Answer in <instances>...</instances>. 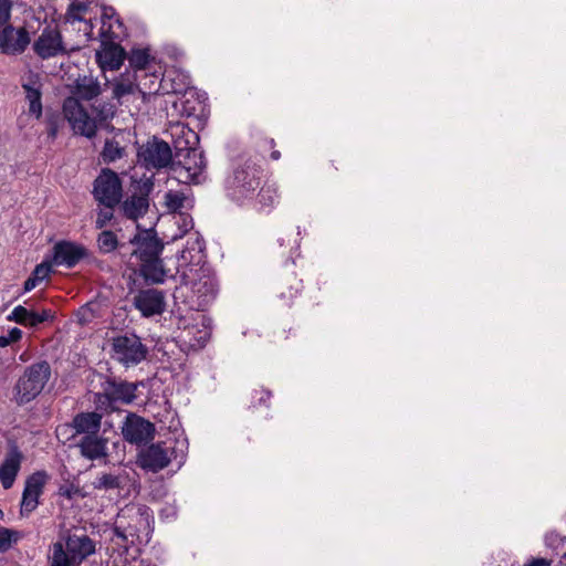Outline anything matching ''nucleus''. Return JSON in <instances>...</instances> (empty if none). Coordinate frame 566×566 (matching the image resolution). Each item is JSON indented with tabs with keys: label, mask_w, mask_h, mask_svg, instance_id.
<instances>
[{
	"label": "nucleus",
	"mask_w": 566,
	"mask_h": 566,
	"mask_svg": "<svg viewBox=\"0 0 566 566\" xmlns=\"http://www.w3.org/2000/svg\"><path fill=\"white\" fill-rule=\"evenodd\" d=\"M262 177V168L250 160L235 167L226 181L228 197L238 203L254 199Z\"/></svg>",
	"instance_id": "1"
},
{
	"label": "nucleus",
	"mask_w": 566,
	"mask_h": 566,
	"mask_svg": "<svg viewBox=\"0 0 566 566\" xmlns=\"http://www.w3.org/2000/svg\"><path fill=\"white\" fill-rule=\"evenodd\" d=\"M51 377L48 361H39L28 366L13 387V400L25 405L34 400L45 388Z\"/></svg>",
	"instance_id": "2"
},
{
	"label": "nucleus",
	"mask_w": 566,
	"mask_h": 566,
	"mask_svg": "<svg viewBox=\"0 0 566 566\" xmlns=\"http://www.w3.org/2000/svg\"><path fill=\"white\" fill-rule=\"evenodd\" d=\"M138 382L107 378L102 382V391L95 394L97 409L112 411L115 403L129 405L136 399Z\"/></svg>",
	"instance_id": "3"
},
{
	"label": "nucleus",
	"mask_w": 566,
	"mask_h": 566,
	"mask_svg": "<svg viewBox=\"0 0 566 566\" xmlns=\"http://www.w3.org/2000/svg\"><path fill=\"white\" fill-rule=\"evenodd\" d=\"M112 358L126 368L146 359L148 348L136 334H123L112 338Z\"/></svg>",
	"instance_id": "4"
},
{
	"label": "nucleus",
	"mask_w": 566,
	"mask_h": 566,
	"mask_svg": "<svg viewBox=\"0 0 566 566\" xmlns=\"http://www.w3.org/2000/svg\"><path fill=\"white\" fill-rule=\"evenodd\" d=\"M120 36V32L114 30L112 23H108L106 28L104 21L99 29L102 49L96 51V61L103 70H118L122 66L125 60V51L119 44L115 43V40Z\"/></svg>",
	"instance_id": "5"
},
{
	"label": "nucleus",
	"mask_w": 566,
	"mask_h": 566,
	"mask_svg": "<svg viewBox=\"0 0 566 566\" xmlns=\"http://www.w3.org/2000/svg\"><path fill=\"white\" fill-rule=\"evenodd\" d=\"M92 193L99 206H118L123 198L119 176L109 168H103L94 180Z\"/></svg>",
	"instance_id": "6"
},
{
	"label": "nucleus",
	"mask_w": 566,
	"mask_h": 566,
	"mask_svg": "<svg viewBox=\"0 0 566 566\" xmlns=\"http://www.w3.org/2000/svg\"><path fill=\"white\" fill-rule=\"evenodd\" d=\"M63 114L74 133L92 138L96 134V120L92 118L76 97L70 96L63 102Z\"/></svg>",
	"instance_id": "7"
},
{
	"label": "nucleus",
	"mask_w": 566,
	"mask_h": 566,
	"mask_svg": "<svg viewBox=\"0 0 566 566\" xmlns=\"http://www.w3.org/2000/svg\"><path fill=\"white\" fill-rule=\"evenodd\" d=\"M206 169V160L203 154L197 149H187L184 158L178 163H172L171 170L182 184H198L200 177Z\"/></svg>",
	"instance_id": "8"
},
{
	"label": "nucleus",
	"mask_w": 566,
	"mask_h": 566,
	"mask_svg": "<svg viewBox=\"0 0 566 566\" xmlns=\"http://www.w3.org/2000/svg\"><path fill=\"white\" fill-rule=\"evenodd\" d=\"M132 187V193L124 201H120L119 209L127 219L136 221L148 211L153 184L149 181H134Z\"/></svg>",
	"instance_id": "9"
},
{
	"label": "nucleus",
	"mask_w": 566,
	"mask_h": 566,
	"mask_svg": "<svg viewBox=\"0 0 566 566\" xmlns=\"http://www.w3.org/2000/svg\"><path fill=\"white\" fill-rule=\"evenodd\" d=\"M138 158L148 169H161L172 165L170 146L157 138L148 140L139 148Z\"/></svg>",
	"instance_id": "10"
},
{
	"label": "nucleus",
	"mask_w": 566,
	"mask_h": 566,
	"mask_svg": "<svg viewBox=\"0 0 566 566\" xmlns=\"http://www.w3.org/2000/svg\"><path fill=\"white\" fill-rule=\"evenodd\" d=\"M122 434L129 443L146 444L154 438L155 426L136 413H128L122 424Z\"/></svg>",
	"instance_id": "11"
},
{
	"label": "nucleus",
	"mask_w": 566,
	"mask_h": 566,
	"mask_svg": "<svg viewBox=\"0 0 566 566\" xmlns=\"http://www.w3.org/2000/svg\"><path fill=\"white\" fill-rule=\"evenodd\" d=\"M88 250L81 243L67 240L56 242L52 248V263L56 266L74 268L88 256Z\"/></svg>",
	"instance_id": "12"
},
{
	"label": "nucleus",
	"mask_w": 566,
	"mask_h": 566,
	"mask_svg": "<svg viewBox=\"0 0 566 566\" xmlns=\"http://www.w3.org/2000/svg\"><path fill=\"white\" fill-rule=\"evenodd\" d=\"M189 304L197 311H203L216 297L218 284L213 276L201 275L198 280L190 283Z\"/></svg>",
	"instance_id": "13"
},
{
	"label": "nucleus",
	"mask_w": 566,
	"mask_h": 566,
	"mask_svg": "<svg viewBox=\"0 0 566 566\" xmlns=\"http://www.w3.org/2000/svg\"><path fill=\"white\" fill-rule=\"evenodd\" d=\"M33 51L42 60L65 54L62 35L57 29L45 28L33 43Z\"/></svg>",
	"instance_id": "14"
},
{
	"label": "nucleus",
	"mask_w": 566,
	"mask_h": 566,
	"mask_svg": "<svg viewBox=\"0 0 566 566\" xmlns=\"http://www.w3.org/2000/svg\"><path fill=\"white\" fill-rule=\"evenodd\" d=\"M21 87L24 91L25 99L29 103V113L36 118L42 116V76L29 70L21 76Z\"/></svg>",
	"instance_id": "15"
},
{
	"label": "nucleus",
	"mask_w": 566,
	"mask_h": 566,
	"mask_svg": "<svg viewBox=\"0 0 566 566\" xmlns=\"http://www.w3.org/2000/svg\"><path fill=\"white\" fill-rule=\"evenodd\" d=\"M170 461V452L164 443H153L138 455L139 467L154 473L168 467Z\"/></svg>",
	"instance_id": "16"
},
{
	"label": "nucleus",
	"mask_w": 566,
	"mask_h": 566,
	"mask_svg": "<svg viewBox=\"0 0 566 566\" xmlns=\"http://www.w3.org/2000/svg\"><path fill=\"white\" fill-rule=\"evenodd\" d=\"M130 243L136 245L134 254H136L140 261L160 256V253L164 249L161 240L153 230H145L137 233L130 240Z\"/></svg>",
	"instance_id": "17"
},
{
	"label": "nucleus",
	"mask_w": 566,
	"mask_h": 566,
	"mask_svg": "<svg viewBox=\"0 0 566 566\" xmlns=\"http://www.w3.org/2000/svg\"><path fill=\"white\" fill-rule=\"evenodd\" d=\"M48 474L44 471L34 472L25 481L22 493L21 512L31 513L39 504V496L43 492V488L48 481Z\"/></svg>",
	"instance_id": "18"
},
{
	"label": "nucleus",
	"mask_w": 566,
	"mask_h": 566,
	"mask_svg": "<svg viewBox=\"0 0 566 566\" xmlns=\"http://www.w3.org/2000/svg\"><path fill=\"white\" fill-rule=\"evenodd\" d=\"M30 43V36L25 29H14L11 25L0 31V50L4 54L15 55L24 52Z\"/></svg>",
	"instance_id": "19"
},
{
	"label": "nucleus",
	"mask_w": 566,
	"mask_h": 566,
	"mask_svg": "<svg viewBox=\"0 0 566 566\" xmlns=\"http://www.w3.org/2000/svg\"><path fill=\"white\" fill-rule=\"evenodd\" d=\"M134 305L146 317L161 314L165 311V295L155 289L143 290L135 295Z\"/></svg>",
	"instance_id": "20"
},
{
	"label": "nucleus",
	"mask_w": 566,
	"mask_h": 566,
	"mask_svg": "<svg viewBox=\"0 0 566 566\" xmlns=\"http://www.w3.org/2000/svg\"><path fill=\"white\" fill-rule=\"evenodd\" d=\"M51 318H53V314L50 310H43L42 312L38 313L30 311L22 305L15 306L11 314H9L7 317V319L10 322H15L29 327H35Z\"/></svg>",
	"instance_id": "21"
},
{
	"label": "nucleus",
	"mask_w": 566,
	"mask_h": 566,
	"mask_svg": "<svg viewBox=\"0 0 566 566\" xmlns=\"http://www.w3.org/2000/svg\"><path fill=\"white\" fill-rule=\"evenodd\" d=\"M102 426V415L96 411L80 412L74 416L72 427L75 434L82 437L96 436L99 433Z\"/></svg>",
	"instance_id": "22"
},
{
	"label": "nucleus",
	"mask_w": 566,
	"mask_h": 566,
	"mask_svg": "<svg viewBox=\"0 0 566 566\" xmlns=\"http://www.w3.org/2000/svg\"><path fill=\"white\" fill-rule=\"evenodd\" d=\"M21 452L17 448H13L7 453L3 462L1 463L0 481L6 490L13 485L21 467Z\"/></svg>",
	"instance_id": "23"
},
{
	"label": "nucleus",
	"mask_w": 566,
	"mask_h": 566,
	"mask_svg": "<svg viewBox=\"0 0 566 566\" xmlns=\"http://www.w3.org/2000/svg\"><path fill=\"white\" fill-rule=\"evenodd\" d=\"M66 549L74 562L81 563L95 553V544L87 535H70Z\"/></svg>",
	"instance_id": "24"
},
{
	"label": "nucleus",
	"mask_w": 566,
	"mask_h": 566,
	"mask_svg": "<svg viewBox=\"0 0 566 566\" xmlns=\"http://www.w3.org/2000/svg\"><path fill=\"white\" fill-rule=\"evenodd\" d=\"M77 447L81 454L88 460L101 459L107 455V440L99 434L82 437L77 442Z\"/></svg>",
	"instance_id": "25"
},
{
	"label": "nucleus",
	"mask_w": 566,
	"mask_h": 566,
	"mask_svg": "<svg viewBox=\"0 0 566 566\" xmlns=\"http://www.w3.org/2000/svg\"><path fill=\"white\" fill-rule=\"evenodd\" d=\"M193 325L184 326V333L189 336L191 346H203L210 338V328L208 319L203 314L197 313L193 317Z\"/></svg>",
	"instance_id": "26"
},
{
	"label": "nucleus",
	"mask_w": 566,
	"mask_h": 566,
	"mask_svg": "<svg viewBox=\"0 0 566 566\" xmlns=\"http://www.w3.org/2000/svg\"><path fill=\"white\" fill-rule=\"evenodd\" d=\"M164 206L171 213L190 211L195 207L192 196L184 190H168L164 196Z\"/></svg>",
	"instance_id": "27"
},
{
	"label": "nucleus",
	"mask_w": 566,
	"mask_h": 566,
	"mask_svg": "<svg viewBox=\"0 0 566 566\" xmlns=\"http://www.w3.org/2000/svg\"><path fill=\"white\" fill-rule=\"evenodd\" d=\"M98 81L92 76L78 77L75 81L74 94L77 99L91 101L101 94Z\"/></svg>",
	"instance_id": "28"
},
{
	"label": "nucleus",
	"mask_w": 566,
	"mask_h": 566,
	"mask_svg": "<svg viewBox=\"0 0 566 566\" xmlns=\"http://www.w3.org/2000/svg\"><path fill=\"white\" fill-rule=\"evenodd\" d=\"M140 272L146 281L153 283H163L166 276L161 259L155 258L150 260L140 261Z\"/></svg>",
	"instance_id": "29"
},
{
	"label": "nucleus",
	"mask_w": 566,
	"mask_h": 566,
	"mask_svg": "<svg viewBox=\"0 0 566 566\" xmlns=\"http://www.w3.org/2000/svg\"><path fill=\"white\" fill-rule=\"evenodd\" d=\"M123 474L114 472H101L92 482L95 490L111 491L120 489L123 485Z\"/></svg>",
	"instance_id": "30"
},
{
	"label": "nucleus",
	"mask_w": 566,
	"mask_h": 566,
	"mask_svg": "<svg viewBox=\"0 0 566 566\" xmlns=\"http://www.w3.org/2000/svg\"><path fill=\"white\" fill-rule=\"evenodd\" d=\"M125 155V148L114 139H107L101 153V158L104 164H111L117 159L123 158Z\"/></svg>",
	"instance_id": "31"
},
{
	"label": "nucleus",
	"mask_w": 566,
	"mask_h": 566,
	"mask_svg": "<svg viewBox=\"0 0 566 566\" xmlns=\"http://www.w3.org/2000/svg\"><path fill=\"white\" fill-rule=\"evenodd\" d=\"M258 190L255 200L261 208H270L275 203L277 199V188L275 185L265 182L263 186L260 185Z\"/></svg>",
	"instance_id": "32"
},
{
	"label": "nucleus",
	"mask_w": 566,
	"mask_h": 566,
	"mask_svg": "<svg viewBox=\"0 0 566 566\" xmlns=\"http://www.w3.org/2000/svg\"><path fill=\"white\" fill-rule=\"evenodd\" d=\"M96 242L99 252L104 254L115 251L118 247L117 235L111 230L102 231Z\"/></svg>",
	"instance_id": "33"
},
{
	"label": "nucleus",
	"mask_w": 566,
	"mask_h": 566,
	"mask_svg": "<svg viewBox=\"0 0 566 566\" xmlns=\"http://www.w3.org/2000/svg\"><path fill=\"white\" fill-rule=\"evenodd\" d=\"M72 563L75 562L72 559L67 549H64L63 544L60 542L54 543L51 566H71Z\"/></svg>",
	"instance_id": "34"
},
{
	"label": "nucleus",
	"mask_w": 566,
	"mask_h": 566,
	"mask_svg": "<svg viewBox=\"0 0 566 566\" xmlns=\"http://www.w3.org/2000/svg\"><path fill=\"white\" fill-rule=\"evenodd\" d=\"M137 90V85L129 78H120L114 84L113 96L117 99L125 95L134 94Z\"/></svg>",
	"instance_id": "35"
},
{
	"label": "nucleus",
	"mask_w": 566,
	"mask_h": 566,
	"mask_svg": "<svg viewBox=\"0 0 566 566\" xmlns=\"http://www.w3.org/2000/svg\"><path fill=\"white\" fill-rule=\"evenodd\" d=\"M149 53L147 50H143V49H135V50H132L129 56H128V61H129V64L135 67V69H138V70H144L147 64L149 63Z\"/></svg>",
	"instance_id": "36"
},
{
	"label": "nucleus",
	"mask_w": 566,
	"mask_h": 566,
	"mask_svg": "<svg viewBox=\"0 0 566 566\" xmlns=\"http://www.w3.org/2000/svg\"><path fill=\"white\" fill-rule=\"evenodd\" d=\"M19 537V532L7 527H0V552H7L11 547L12 543H15Z\"/></svg>",
	"instance_id": "37"
},
{
	"label": "nucleus",
	"mask_w": 566,
	"mask_h": 566,
	"mask_svg": "<svg viewBox=\"0 0 566 566\" xmlns=\"http://www.w3.org/2000/svg\"><path fill=\"white\" fill-rule=\"evenodd\" d=\"M114 208L109 206H103L97 210V217L95 220V227L97 229H104L114 218Z\"/></svg>",
	"instance_id": "38"
},
{
	"label": "nucleus",
	"mask_w": 566,
	"mask_h": 566,
	"mask_svg": "<svg viewBox=\"0 0 566 566\" xmlns=\"http://www.w3.org/2000/svg\"><path fill=\"white\" fill-rule=\"evenodd\" d=\"M545 545L552 551L558 553L566 546V536H562L556 532H549L545 535Z\"/></svg>",
	"instance_id": "39"
},
{
	"label": "nucleus",
	"mask_w": 566,
	"mask_h": 566,
	"mask_svg": "<svg viewBox=\"0 0 566 566\" xmlns=\"http://www.w3.org/2000/svg\"><path fill=\"white\" fill-rule=\"evenodd\" d=\"M87 10V6L83 2H73L70 4L67 12H66V20L69 22H75L81 21L82 13H84Z\"/></svg>",
	"instance_id": "40"
},
{
	"label": "nucleus",
	"mask_w": 566,
	"mask_h": 566,
	"mask_svg": "<svg viewBox=\"0 0 566 566\" xmlns=\"http://www.w3.org/2000/svg\"><path fill=\"white\" fill-rule=\"evenodd\" d=\"M104 21L106 22V27L108 25V23H112L114 30L120 32V35L124 34V24L118 18H115V12L112 8H105L103 10L102 24L104 23Z\"/></svg>",
	"instance_id": "41"
},
{
	"label": "nucleus",
	"mask_w": 566,
	"mask_h": 566,
	"mask_svg": "<svg viewBox=\"0 0 566 566\" xmlns=\"http://www.w3.org/2000/svg\"><path fill=\"white\" fill-rule=\"evenodd\" d=\"M22 337V331L18 327L11 328L7 335L0 336V347H7L12 343H17Z\"/></svg>",
	"instance_id": "42"
},
{
	"label": "nucleus",
	"mask_w": 566,
	"mask_h": 566,
	"mask_svg": "<svg viewBox=\"0 0 566 566\" xmlns=\"http://www.w3.org/2000/svg\"><path fill=\"white\" fill-rule=\"evenodd\" d=\"M52 259L50 261L44 260L42 263L35 266L32 273L35 274V277L45 280L52 271Z\"/></svg>",
	"instance_id": "43"
},
{
	"label": "nucleus",
	"mask_w": 566,
	"mask_h": 566,
	"mask_svg": "<svg viewBox=\"0 0 566 566\" xmlns=\"http://www.w3.org/2000/svg\"><path fill=\"white\" fill-rule=\"evenodd\" d=\"M176 223L184 233H187L193 228V220L188 211L179 213Z\"/></svg>",
	"instance_id": "44"
},
{
	"label": "nucleus",
	"mask_w": 566,
	"mask_h": 566,
	"mask_svg": "<svg viewBox=\"0 0 566 566\" xmlns=\"http://www.w3.org/2000/svg\"><path fill=\"white\" fill-rule=\"evenodd\" d=\"M12 1L0 0V25L6 24L11 17Z\"/></svg>",
	"instance_id": "45"
},
{
	"label": "nucleus",
	"mask_w": 566,
	"mask_h": 566,
	"mask_svg": "<svg viewBox=\"0 0 566 566\" xmlns=\"http://www.w3.org/2000/svg\"><path fill=\"white\" fill-rule=\"evenodd\" d=\"M552 560L546 558H533L524 566H551Z\"/></svg>",
	"instance_id": "46"
},
{
	"label": "nucleus",
	"mask_w": 566,
	"mask_h": 566,
	"mask_svg": "<svg viewBox=\"0 0 566 566\" xmlns=\"http://www.w3.org/2000/svg\"><path fill=\"white\" fill-rule=\"evenodd\" d=\"M88 314V308L86 307H82L78 312V316H80V321L81 323H86L90 321V317L87 316Z\"/></svg>",
	"instance_id": "47"
},
{
	"label": "nucleus",
	"mask_w": 566,
	"mask_h": 566,
	"mask_svg": "<svg viewBox=\"0 0 566 566\" xmlns=\"http://www.w3.org/2000/svg\"><path fill=\"white\" fill-rule=\"evenodd\" d=\"M114 535L117 537V538H120L122 541L126 542L127 541V535L125 533V531H123L120 527H115L114 528Z\"/></svg>",
	"instance_id": "48"
},
{
	"label": "nucleus",
	"mask_w": 566,
	"mask_h": 566,
	"mask_svg": "<svg viewBox=\"0 0 566 566\" xmlns=\"http://www.w3.org/2000/svg\"><path fill=\"white\" fill-rule=\"evenodd\" d=\"M34 287H36V284L34 283V280L29 277L25 282H24V292H30L32 291Z\"/></svg>",
	"instance_id": "49"
},
{
	"label": "nucleus",
	"mask_w": 566,
	"mask_h": 566,
	"mask_svg": "<svg viewBox=\"0 0 566 566\" xmlns=\"http://www.w3.org/2000/svg\"><path fill=\"white\" fill-rule=\"evenodd\" d=\"M111 109H106L105 107L99 111L98 116L101 119H106L108 117Z\"/></svg>",
	"instance_id": "50"
},
{
	"label": "nucleus",
	"mask_w": 566,
	"mask_h": 566,
	"mask_svg": "<svg viewBox=\"0 0 566 566\" xmlns=\"http://www.w3.org/2000/svg\"><path fill=\"white\" fill-rule=\"evenodd\" d=\"M280 157H281V154H280V151H279V150H273V151L271 153V158H272L273 160H277V159H280Z\"/></svg>",
	"instance_id": "51"
},
{
	"label": "nucleus",
	"mask_w": 566,
	"mask_h": 566,
	"mask_svg": "<svg viewBox=\"0 0 566 566\" xmlns=\"http://www.w3.org/2000/svg\"><path fill=\"white\" fill-rule=\"evenodd\" d=\"M61 494L65 495L67 499H71L73 495V492L71 490L62 491Z\"/></svg>",
	"instance_id": "52"
},
{
	"label": "nucleus",
	"mask_w": 566,
	"mask_h": 566,
	"mask_svg": "<svg viewBox=\"0 0 566 566\" xmlns=\"http://www.w3.org/2000/svg\"><path fill=\"white\" fill-rule=\"evenodd\" d=\"M30 277L34 280V283H35L36 285H38L40 282H42V281H43V280H41V279H39V277H35V274H33V273L31 274V276H30Z\"/></svg>",
	"instance_id": "53"
},
{
	"label": "nucleus",
	"mask_w": 566,
	"mask_h": 566,
	"mask_svg": "<svg viewBox=\"0 0 566 566\" xmlns=\"http://www.w3.org/2000/svg\"><path fill=\"white\" fill-rule=\"evenodd\" d=\"M196 244L198 245V249L201 250V240L199 238H196Z\"/></svg>",
	"instance_id": "54"
},
{
	"label": "nucleus",
	"mask_w": 566,
	"mask_h": 566,
	"mask_svg": "<svg viewBox=\"0 0 566 566\" xmlns=\"http://www.w3.org/2000/svg\"><path fill=\"white\" fill-rule=\"evenodd\" d=\"M4 516L3 512L0 510V520H2Z\"/></svg>",
	"instance_id": "55"
}]
</instances>
